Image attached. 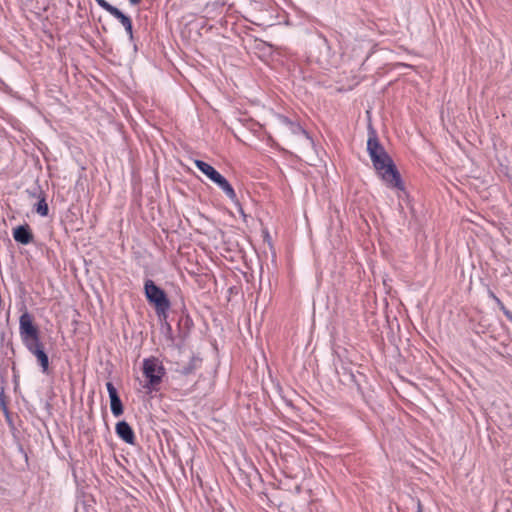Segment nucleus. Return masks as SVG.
<instances>
[{
    "mask_svg": "<svg viewBox=\"0 0 512 512\" xmlns=\"http://www.w3.org/2000/svg\"><path fill=\"white\" fill-rule=\"evenodd\" d=\"M144 291L148 302L154 305L156 314L159 317L166 318L170 301L164 290L148 279L145 281Z\"/></svg>",
    "mask_w": 512,
    "mask_h": 512,
    "instance_id": "obj_3",
    "label": "nucleus"
},
{
    "mask_svg": "<svg viewBox=\"0 0 512 512\" xmlns=\"http://www.w3.org/2000/svg\"><path fill=\"white\" fill-rule=\"evenodd\" d=\"M417 507H418V512H422V507H421L420 501H418Z\"/></svg>",
    "mask_w": 512,
    "mask_h": 512,
    "instance_id": "obj_21",
    "label": "nucleus"
},
{
    "mask_svg": "<svg viewBox=\"0 0 512 512\" xmlns=\"http://www.w3.org/2000/svg\"><path fill=\"white\" fill-rule=\"evenodd\" d=\"M122 25H123L125 31L127 32V34L129 35L130 40H132L133 39V29H132L131 19L122 23Z\"/></svg>",
    "mask_w": 512,
    "mask_h": 512,
    "instance_id": "obj_17",
    "label": "nucleus"
},
{
    "mask_svg": "<svg viewBox=\"0 0 512 512\" xmlns=\"http://www.w3.org/2000/svg\"><path fill=\"white\" fill-rule=\"evenodd\" d=\"M27 350L33 354L42 368V371L46 373L49 368V359L47 354L44 351L43 344L40 342V339L36 342H32L25 346Z\"/></svg>",
    "mask_w": 512,
    "mask_h": 512,
    "instance_id": "obj_5",
    "label": "nucleus"
},
{
    "mask_svg": "<svg viewBox=\"0 0 512 512\" xmlns=\"http://www.w3.org/2000/svg\"><path fill=\"white\" fill-rule=\"evenodd\" d=\"M194 164L209 179H211L218 173V171L215 168H213L210 164H208L202 160L196 159V160H194Z\"/></svg>",
    "mask_w": 512,
    "mask_h": 512,
    "instance_id": "obj_15",
    "label": "nucleus"
},
{
    "mask_svg": "<svg viewBox=\"0 0 512 512\" xmlns=\"http://www.w3.org/2000/svg\"><path fill=\"white\" fill-rule=\"evenodd\" d=\"M279 119L281 123L284 124L293 134H301L308 138V133L300 124L292 122L291 120L284 116H280Z\"/></svg>",
    "mask_w": 512,
    "mask_h": 512,
    "instance_id": "obj_13",
    "label": "nucleus"
},
{
    "mask_svg": "<svg viewBox=\"0 0 512 512\" xmlns=\"http://www.w3.org/2000/svg\"><path fill=\"white\" fill-rule=\"evenodd\" d=\"M213 183H215L231 200L236 201L237 195L231 184L227 181V179L222 176L219 172L210 179Z\"/></svg>",
    "mask_w": 512,
    "mask_h": 512,
    "instance_id": "obj_8",
    "label": "nucleus"
},
{
    "mask_svg": "<svg viewBox=\"0 0 512 512\" xmlns=\"http://www.w3.org/2000/svg\"><path fill=\"white\" fill-rule=\"evenodd\" d=\"M116 433L117 435L126 443L133 444L135 440V435L130 427V425L126 421H120L116 424Z\"/></svg>",
    "mask_w": 512,
    "mask_h": 512,
    "instance_id": "obj_11",
    "label": "nucleus"
},
{
    "mask_svg": "<svg viewBox=\"0 0 512 512\" xmlns=\"http://www.w3.org/2000/svg\"><path fill=\"white\" fill-rule=\"evenodd\" d=\"M213 183H215L231 200L236 201L237 195L231 184L227 181V179L222 176L219 172L210 179Z\"/></svg>",
    "mask_w": 512,
    "mask_h": 512,
    "instance_id": "obj_7",
    "label": "nucleus"
},
{
    "mask_svg": "<svg viewBox=\"0 0 512 512\" xmlns=\"http://www.w3.org/2000/svg\"><path fill=\"white\" fill-rule=\"evenodd\" d=\"M106 388L110 398L111 412L115 417H119L123 414V405L118 396L117 389L112 382H107Z\"/></svg>",
    "mask_w": 512,
    "mask_h": 512,
    "instance_id": "obj_6",
    "label": "nucleus"
},
{
    "mask_svg": "<svg viewBox=\"0 0 512 512\" xmlns=\"http://www.w3.org/2000/svg\"><path fill=\"white\" fill-rule=\"evenodd\" d=\"M143 375L146 378V384L143 386L147 392L158 391L166 370L163 363L157 357H149L143 360Z\"/></svg>",
    "mask_w": 512,
    "mask_h": 512,
    "instance_id": "obj_2",
    "label": "nucleus"
},
{
    "mask_svg": "<svg viewBox=\"0 0 512 512\" xmlns=\"http://www.w3.org/2000/svg\"><path fill=\"white\" fill-rule=\"evenodd\" d=\"M493 299L495 300V302L497 303L498 307L500 308V310L505 315V311H509V310L504 306V304L501 302V300L499 298H497L495 295H493Z\"/></svg>",
    "mask_w": 512,
    "mask_h": 512,
    "instance_id": "obj_19",
    "label": "nucleus"
},
{
    "mask_svg": "<svg viewBox=\"0 0 512 512\" xmlns=\"http://www.w3.org/2000/svg\"><path fill=\"white\" fill-rule=\"evenodd\" d=\"M100 6H102L107 12H109L112 16L118 19L121 24L130 18L122 13L118 8L111 5L109 2H98Z\"/></svg>",
    "mask_w": 512,
    "mask_h": 512,
    "instance_id": "obj_14",
    "label": "nucleus"
},
{
    "mask_svg": "<svg viewBox=\"0 0 512 512\" xmlns=\"http://www.w3.org/2000/svg\"><path fill=\"white\" fill-rule=\"evenodd\" d=\"M19 334L25 346L40 339L38 329L33 323V317L27 311L19 318Z\"/></svg>",
    "mask_w": 512,
    "mask_h": 512,
    "instance_id": "obj_4",
    "label": "nucleus"
},
{
    "mask_svg": "<svg viewBox=\"0 0 512 512\" xmlns=\"http://www.w3.org/2000/svg\"><path fill=\"white\" fill-rule=\"evenodd\" d=\"M493 299L495 300V302L497 303L498 307L500 308V310L505 315V311H509V310L504 306V304L501 302V300L499 298H497L495 295H493Z\"/></svg>",
    "mask_w": 512,
    "mask_h": 512,
    "instance_id": "obj_18",
    "label": "nucleus"
},
{
    "mask_svg": "<svg viewBox=\"0 0 512 512\" xmlns=\"http://www.w3.org/2000/svg\"><path fill=\"white\" fill-rule=\"evenodd\" d=\"M505 316L509 321L512 322V312L511 311H505Z\"/></svg>",
    "mask_w": 512,
    "mask_h": 512,
    "instance_id": "obj_20",
    "label": "nucleus"
},
{
    "mask_svg": "<svg viewBox=\"0 0 512 512\" xmlns=\"http://www.w3.org/2000/svg\"><path fill=\"white\" fill-rule=\"evenodd\" d=\"M13 237L16 242L27 245L33 240V235L27 225H21L13 230Z\"/></svg>",
    "mask_w": 512,
    "mask_h": 512,
    "instance_id": "obj_12",
    "label": "nucleus"
},
{
    "mask_svg": "<svg viewBox=\"0 0 512 512\" xmlns=\"http://www.w3.org/2000/svg\"><path fill=\"white\" fill-rule=\"evenodd\" d=\"M367 151L377 174L390 188L403 190L404 185L391 157L380 144L375 132H371L367 141Z\"/></svg>",
    "mask_w": 512,
    "mask_h": 512,
    "instance_id": "obj_1",
    "label": "nucleus"
},
{
    "mask_svg": "<svg viewBox=\"0 0 512 512\" xmlns=\"http://www.w3.org/2000/svg\"><path fill=\"white\" fill-rule=\"evenodd\" d=\"M35 211L40 215V216H47L48 215V212H49V208H48V204L46 202V199L44 196H42L37 204L35 205Z\"/></svg>",
    "mask_w": 512,
    "mask_h": 512,
    "instance_id": "obj_16",
    "label": "nucleus"
},
{
    "mask_svg": "<svg viewBox=\"0 0 512 512\" xmlns=\"http://www.w3.org/2000/svg\"><path fill=\"white\" fill-rule=\"evenodd\" d=\"M213 183H215L231 200L236 201L237 195L231 184L227 181V179L222 176L219 172L210 179Z\"/></svg>",
    "mask_w": 512,
    "mask_h": 512,
    "instance_id": "obj_10",
    "label": "nucleus"
},
{
    "mask_svg": "<svg viewBox=\"0 0 512 512\" xmlns=\"http://www.w3.org/2000/svg\"><path fill=\"white\" fill-rule=\"evenodd\" d=\"M213 183H215L231 200L236 201L237 195L231 184L227 181V179L222 176L219 172L210 179Z\"/></svg>",
    "mask_w": 512,
    "mask_h": 512,
    "instance_id": "obj_9",
    "label": "nucleus"
}]
</instances>
